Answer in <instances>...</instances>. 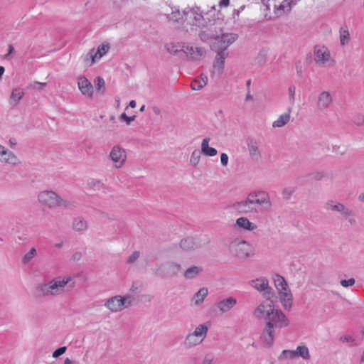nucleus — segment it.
<instances>
[{
  "label": "nucleus",
  "instance_id": "f257e3e1",
  "mask_svg": "<svg viewBox=\"0 0 364 364\" xmlns=\"http://www.w3.org/2000/svg\"><path fill=\"white\" fill-rule=\"evenodd\" d=\"M289 324L288 318L282 310L278 309L265 323L260 335V340L265 346L272 347L276 335L279 333L282 328L287 327Z\"/></svg>",
  "mask_w": 364,
  "mask_h": 364
},
{
  "label": "nucleus",
  "instance_id": "f03ea898",
  "mask_svg": "<svg viewBox=\"0 0 364 364\" xmlns=\"http://www.w3.org/2000/svg\"><path fill=\"white\" fill-rule=\"evenodd\" d=\"M75 282H72L70 277H56L50 282L38 285L36 288V294L38 297H50L61 295L70 291L75 287Z\"/></svg>",
  "mask_w": 364,
  "mask_h": 364
},
{
  "label": "nucleus",
  "instance_id": "7ed1b4c3",
  "mask_svg": "<svg viewBox=\"0 0 364 364\" xmlns=\"http://www.w3.org/2000/svg\"><path fill=\"white\" fill-rule=\"evenodd\" d=\"M184 21L187 24L194 25L200 28L207 26L211 21H214L215 17L220 18L221 14L220 11L215 9L213 6L210 9L204 13L199 7L195 6L186 8L183 10Z\"/></svg>",
  "mask_w": 364,
  "mask_h": 364
},
{
  "label": "nucleus",
  "instance_id": "20e7f679",
  "mask_svg": "<svg viewBox=\"0 0 364 364\" xmlns=\"http://www.w3.org/2000/svg\"><path fill=\"white\" fill-rule=\"evenodd\" d=\"M200 38L205 42L212 39L217 40L213 45L215 51L228 53V48L237 39L238 36L234 33H225L219 37L217 34L203 31L200 33Z\"/></svg>",
  "mask_w": 364,
  "mask_h": 364
},
{
  "label": "nucleus",
  "instance_id": "39448f33",
  "mask_svg": "<svg viewBox=\"0 0 364 364\" xmlns=\"http://www.w3.org/2000/svg\"><path fill=\"white\" fill-rule=\"evenodd\" d=\"M38 201L50 208L55 207L69 209L73 207L71 203L63 199L55 192L52 191H43L38 193Z\"/></svg>",
  "mask_w": 364,
  "mask_h": 364
},
{
  "label": "nucleus",
  "instance_id": "423d86ee",
  "mask_svg": "<svg viewBox=\"0 0 364 364\" xmlns=\"http://www.w3.org/2000/svg\"><path fill=\"white\" fill-rule=\"evenodd\" d=\"M229 253L239 259H245L250 256V246L247 242L240 238H234L228 244Z\"/></svg>",
  "mask_w": 364,
  "mask_h": 364
},
{
  "label": "nucleus",
  "instance_id": "0eeeda50",
  "mask_svg": "<svg viewBox=\"0 0 364 364\" xmlns=\"http://www.w3.org/2000/svg\"><path fill=\"white\" fill-rule=\"evenodd\" d=\"M314 60L319 68H331L335 65V60L332 58L329 49L323 46L314 47Z\"/></svg>",
  "mask_w": 364,
  "mask_h": 364
},
{
  "label": "nucleus",
  "instance_id": "6e6552de",
  "mask_svg": "<svg viewBox=\"0 0 364 364\" xmlns=\"http://www.w3.org/2000/svg\"><path fill=\"white\" fill-rule=\"evenodd\" d=\"M247 197L253 208H258L259 212L271 209L272 203L269 194L264 191H255L248 193Z\"/></svg>",
  "mask_w": 364,
  "mask_h": 364
},
{
  "label": "nucleus",
  "instance_id": "1a4fd4ad",
  "mask_svg": "<svg viewBox=\"0 0 364 364\" xmlns=\"http://www.w3.org/2000/svg\"><path fill=\"white\" fill-rule=\"evenodd\" d=\"M277 310L274 308L273 301L267 298L255 308L253 315L257 319L264 320L266 323Z\"/></svg>",
  "mask_w": 364,
  "mask_h": 364
},
{
  "label": "nucleus",
  "instance_id": "9d476101",
  "mask_svg": "<svg viewBox=\"0 0 364 364\" xmlns=\"http://www.w3.org/2000/svg\"><path fill=\"white\" fill-rule=\"evenodd\" d=\"M110 46L108 43H102L100 44L97 49H92L85 56V63L92 65L97 61L100 60L103 56H105L109 50Z\"/></svg>",
  "mask_w": 364,
  "mask_h": 364
},
{
  "label": "nucleus",
  "instance_id": "9b49d317",
  "mask_svg": "<svg viewBox=\"0 0 364 364\" xmlns=\"http://www.w3.org/2000/svg\"><path fill=\"white\" fill-rule=\"evenodd\" d=\"M333 93L328 90H321L316 97V106L321 112L329 111L333 105Z\"/></svg>",
  "mask_w": 364,
  "mask_h": 364
},
{
  "label": "nucleus",
  "instance_id": "f8f14e48",
  "mask_svg": "<svg viewBox=\"0 0 364 364\" xmlns=\"http://www.w3.org/2000/svg\"><path fill=\"white\" fill-rule=\"evenodd\" d=\"M129 298V295H126L124 297L121 296H114L107 300L105 306L112 312H118L122 311L124 308L131 306L130 301L127 306H125L126 301Z\"/></svg>",
  "mask_w": 364,
  "mask_h": 364
},
{
  "label": "nucleus",
  "instance_id": "ddd939ff",
  "mask_svg": "<svg viewBox=\"0 0 364 364\" xmlns=\"http://www.w3.org/2000/svg\"><path fill=\"white\" fill-rule=\"evenodd\" d=\"M250 284L257 291L262 292L263 296L267 299H269L274 295V290L269 286L268 279L265 277L253 279L250 282Z\"/></svg>",
  "mask_w": 364,
  "mask_h": 364
},
{
  "label": "nucleus",
  "instance_id": "4468645a",
  "mask_svg": "<svg viewBox=\"0 0 364 364\" xmlns=\"http://www.w3.org/2000/svg\"><path fill=\"white\" fill-rule=\"evenodd\" d=\"M183 51L186 55L187 58L193 61L201 60L206 54V51L204 48L191 43L183 46Z\"/></svg>",
  "mask_w": 364,
  "mask_h": 364
},
{
  "label": "nucleus",
  "instance_id": "2eb2a0df",
  "mask_svg": "<svg viewBox=\"0 0 364 364\" xmlns=\"http://www.w3.org/2000/svg\"><path fill=\"white\" fill-rule=\"evenodd\" d=\"M181 270L180 264L168 262L160 266L156 272L162 277H172L176 276Z\"/></svg>",
  "mask_w": 364,
  "mask_h": 364
},
{
  "label": "nucleus",
  "instance_id": "dca6fc26",
  "mask_svg": "<svg viewBox=\"0 0 364 364\" xmlns=\"http://www.w3.org/2000/svg\"><path fill=\"white\" fill-rule=\"evenodd\" d=\"M77 87L80 93L85 97L92 99L94 94V88L91 82L84 75H80L77 78Z\"/></svg>",
  "mask_w": 364,
  "mask_h": 364
},
{
  "label": "nucleus",
  "instance_id": "f3484780",
  "mask_svg": "<svg viewBox=\"0 0 364 364\" xmlns=\"http://www.w3.org/2000/svg\"><path fill=\"white\" fill-rule=\"evenodd\" d=\"M232 208L242 214H256L259 213L258 208L252 207L247 196L243 200L234 203Z\"/></svg>",
  "mask_w": 364,
  "mask_h": 364
},
{
  "label": "nucleus",
  "instance_id": "a211bd4d",
  "mask_svg": "<svg viewBox=\"0 0 364 364\" xmlns=\"http://www.w3.org/2000/svg\"><path fill=\"white\" fill-rule=\"evenodd\" d=\"M229 53H224L223 51H216V55L214 59L212 75L220 76L224 70L225 60L228 56Z\"/></svg>",
  "mask_w": 364,
  "mask_h": 364
},
{
  "label": "nucleus",
  "instance_id": "6ab92c4d",
  "mask_svg": "<svg viewBox=\"0 0 364 364\" xmlns=\"http://www.w3.org/2000/svg\"><path fill=\"white\" fill-rule=\"evenodd\" d=\"M295 5L293 0H282L278 4H274V14L276 17H279L291 11L292 6Z\"/></svg>",
  "mask_w": 364,
  "mask_h": 364
},
{
  "label": "nucleus",
  "instance_id": "aec40b11",
  "mask_svg": "<svg viewBox=\"0 0 364 364\" xmlns=\"http://www.w3.org/2000/svg\"><path fill=\"white\" fill-rule=\"evenodd\" d=\"M295 5L293 0H282L278 4H274V14L276 17H279L291 11L292 6Z\"/></svg>",
  "mask_w": 364,
  "mask_h": 364
},
{
  "label": "nucleus",
  "instance_id": "412c9836",
  "mask_svg": "<svg viewBox=\"0 0 364 364\" xmlns=\"http://www.w3.org/2000/svg\"><path fill=\"white\" fill-rule=\"evenodd\" d=\"M295 5L293 0H282L278 4H274V14L276 17H279L291 11L292 6Z\"/></svg>",
  "mask_w": 364,
  "mask_h": 364
},
{
  "label": "nucleus",
  "instance_id": "4be33fe9",
  "mask_svg": "<svg viewBox=\"0 0 364 364\" xmlns=\"http://www.w3.org/2000/svg\"><path fill=\"white\" fill-rule=\"evenodd\" d=\"M291 108L288 107L287 112L281 114L273 122L272 127L274 129L282 128L287 125L291 119Z\"/></svg>",
  "mask_w": 364,
  "mask_h": 364
},
{
  "label": "nucleus",
  "instance_id": "5701e85b",
  "mask_svg": "<svg viewBox=\"0 0 364 364\" xmlns=\"http://www.w3.org/2000/svg\"><path fill=\"white\" fill-rule=\"evenodd\" d=\"M237 304L236 299L233 297H228L223 299L216 304V307L220 313H226L232 309Z\"/></svg>",
  "mask_w": 364,
  "mask_h": 364
},
{
  "label": "nucleus",
  "instance_id": "b1692460",
  "mask_svg": "<svg viewBox=\"0 0 364 364\" xmlns=\"http://www.w3.org/2000/svg\"><path fill=\"white\" fill-rule=\"evenodd\" d=\"M279 300L285 310L289 311L292 306L293 296L290 290L279 292Z\"/></svg>",
  "mask_w": 364,
  "mask_h": 364
},
{
  "label": "nucleus",
  "instance_id": "393cba45",
  "mask_svg": "<svg viewBox=\"0 0 364 364\" xmlns=\"http://www.w3.org/2000/svg\"><path fill=\"white\" fill-rule=\"evenodd\" d=\"M180 247L183 251H192L198 247L195 239L193 237H187L181 240Z\"/></svg>",
  "mask_w": 364,
  "mask_h": 364
},
{
  "label": "nucleus",
  "instance_id": "a878e982",
  "mask_svg": "<svg viewBox=\"0 0 364 364\" xmlns=\"http://www.w3.org/2000/svg\"><path fill=\"white\" fill-rule=\"evenodd\" d=\"M73 229L79 232H85L87 228V222L82 217L74 218L72 223Z\"/></svg>",
  "mask_w": 364,
  "mask_h": 364
},
{
  "label": "nucleus",
  "instance_id": "bb28decb",
  "mask_svg": "<svg viewBox=\"0 0 364 364\" xmlns=\"http://www.w3.org/2000/svg\"><path fill=\"white\" fill-rule=\"evenodd\" d=\"M127 156L125 149L118 145L114 146L109 153L110 159H125Z\"/></svg>",
  "mask_w": 364,
  "mask_h": 364
},
{
  "label": "nucleus",
  "instance_id": "cd10ccee",
  "mask_svg": "<svg viewBox=\"0 0 364 364\" xmlns=\"http://www.w3.org/2000/svg\"><path fill=\"white\" fill-rule=\"evenodd\" d=\"M209 142L210 138L207 137L203 139L201 142V152L206 156H215L218 153L217 150L213 147L209 146Z\"/></svg>",
  "mask_w": 364,
  "mask_h": 364
},
{
  "label": "nucleus",
  "instance_id": "c85d7f7f",
  "mask_svg": "<svg viewBox=\"0 0 364 364\" xmlns=\"http://www.w3.org/2000/svg\"><path fill=\"white\" fill-rule=\"evenodd\" d=\"M236 225L242 229L253 231L257 229V225L251 223L247 218L241 217L237 219Z\"/></svg>",
  "mask_w": 364,
  "mask_h": 364
},
{
  "label": "nucleus",
  "instance_id": "c756f323",
  "mask_svg": "<svg viewBox=\"0 0 364 364\" xmlns=\"http://www.w3.org/2000/svg\"><path fill=\"white\" fill-rule=\"evenodd\" d=\"M24 95V91L21 88H15L12 90L9 102L11 105H17Z\"/></svg>",
  "mask_w": 364,
  "mask_h": 364
},
{
  "label": "nucleus",
  "instance_id": "7c9ffc66",
  "mask_svg": "<svg viewBox=\"0 0 364 364\" xmlns=\"http://www.w3.org/2000/svg\"><path fill=\"white\" fill-rule=\"evenodd\" d=\"M274 285L279 292L287 291L288 289L285 279L279 274H275L273 277Z\"/></svg>",
  "mask_w": 364,
  "mask_h": 364
},
{
  "label": "nucleus",
  "instance_id": "2f4dec72",
  "mask_svg": "<svg viewBox=\"0 0 364 364\" xmlns=\"http://www.w3.org/2000/svg\"><path fill=\"white\" fill-rule=\"evenodd\" d=\"M208 83V77L201 74L198 79L193 80L191 85L193 90H200L203 88Z\"/></svg>",
  "mask_w": 364,
  "mask_h": 364
},
{
  "label": "nucleus",
  "instance_id": "473e14b6",
  "mask_svg": "<svg viewBox=\"0 0 364 364\" xmlns=\"http://www.w3.org/2000/svg\"><path fill=\"white\" fill-rule=\"evenodd\" d=\"M203 272V268L198 266H192L188 268L183 273V277L187 279H192L196 277Z\"/></svg>",
  "mask_w": 364,
  "mask_h": 364
},
{
  "label": "nucleus",
  "instance_id": "72a5a7b5",
  "mask_svg": "<svg viewBox=\"0 0 364 364\" xmlns=\"http://www.w3.org/2000/svg\"><path fill=\"white\" fill-rule=\"evenodd\" d=\"M202 341V340L191 333L186 337L183 344L186 348H190L200 344Z\"/></svg>",
  "mask_w": 364,
  "mask_h": 364
},
{
  "label": "nucleus",
  "instance_id": "f704fd0d",
  "mask_svg": "<svg viewBox=\"0 0 364 364\" xmlns=\"http://www.w3.org/2000/svg\"><path fill=\"white\" fill-rule=\"evenodd\" d=\"M168 21L172 22H177L179 23H185V18L183 16V12L181 14L180 11L177 9H172L171 14H168Z\"/></svg>",
  "mask_w": 364,
  "mask_h": 364
},
{
  "label": "nucleus",
  "instance_id": "c9c22d12",
  "mask_svg": "<svg viewBox=\"0 0 364 364\" xmlns=\"http://www.w3.org/2000/svg\"><path fill=\"white\" fill-rule=\"evenodd\" d=\"M247 146L250 156L253 158H258L261 156L258 149L257 143L255 141L252 139L249 140L247 143Z\"/></svg>",
  "mask_w": 364,
  "mask_h": 364
},
{
  "label": "nucleus",
  "instance_id": "e433bc0d",
  "mask_svg": "<svg viewBox=\"0 0 364 364\" xmlns=\"http://www.w3.org/2000/svg\"><path fill=\"white\" fill-rule=\"evenodd\" d=\"M208 291L207 288H201L195 294L193 301L196 305H199L203 302L205 298L208 295Z\"/></svg>",
  "mask_w": 364,
  "mask_h": 364
},
{
  "label": "nucleus",
  "instance_id": "4c0bfd02",
  "mask_svg": "<svg viewBox=\"0 0 364 364\" xmlns=\"http://www.w3.org/2000/svg\"><path fill=\"white\" fill-rule=\"evenodd\" d=\"M208 331V326L205 323H203L197 326L193 333V335H196L197 337H198L200 340L203 341V339L207 336Z\"/></svg>",
  "mask_w": 364,
  "mask_h": 364
},
{
  "label": "nucleus",
  "instance_id": "58836bf2",
  "mask_svg": "<svg viewBox=\"0 0 364 364\" xmlns=\"http://www.w3.org/2000/svg\"><path fill=\"white\" fill-rule=\"evenodd\" d=\"M165 49L170 54L176 55L180 51H183V46L176 43H167L165 44Z\"/></svg>",
  "mask_w": 364,
  "mask_h": 364
},
{
  "label": "nucleus",
  "instance_id": "ea45409f",
  "mask_svg": "<svg viewBox=\"0 0 364 364\" xmlns=\"http://www.w3.org/2000/svg\"><path fill=\"white\" fill-rule=\"evenodd\" d=\"M267 56L268 50L266 48H262V50H260L255 59L256 63L259 66L264 65L267 62Z\"/></svg>",
  "mask_w": 364,
  "mask_h": 364
},
{
  "label": "nucleus",
  "instance_id": "a19ab883",
  "mask_svg": "<svg viewBox=\"0 0 364 364\" xmlns=\"http://www.w3.org/2000/svg\"><path fill=\"white\" fill-rule=\"evenodd\" d=\"M350 41V33L347 28L340 29V43L342 46L347 45Z\"/></svg>",
  "mask_w": 364,
  "mask_h": 364
},
{
  "label": "nucleus",
  "instance_id": "79ce46f5",
  "mask_svg": "<svg viewBox=\"0 0 364 364\" xmlns=\"http://www.w3.org/2000/svg\"><path fill=\"white\" fill-rule=\"evenodd\" d=\"M296 358L301 357L304 359L309 360L310 358V354L309 349L305 346H299L296 348L295 350Z\"/></svg>",
  "mask_w": 364,
  "mask_h": 364
},
{
  "label": "nucleus",
  "instance_id": "37998d69",
  "mask_svg": "<svg viewBox=\"0 0 364 364\" xmlns=\"http://www.w3.org/2000/svg\"><path fill=\"white\" fill-rule=\"evenodd\" d=\"M296 87L294 85L289 86L287 90L288 102L291 105H294L296 102Z\"/></svg>",
  "mask_w": 364,
  "mask_h": 364
},
{
  "label": "nucleus",
  "instance_id": "c03bdc74",
  "mask_svg": "<svg viewBox=\"0 0 364 364\" xmlns=\"http://www.w3.org/2000/svg\"><path fill=\"white\" fill-rule=\"evenodd\" d=\"M94 85L97 92L105 93V82L102 77H97L94 80Z\"/></svg>",
  "mask_w": 364,
  "mask_h": 364
},
{
  "label": "nucleus",
  "instance_id": "a18cd8bd",
  "mask_svg": "<svg viewBox=\"0 0 364 364\" xmlns=\"http://www.w3.org/2000/svg\"><path fill=\"white\" fill-rule=\"evenodd\" d=\"M37 255L36 248L32 247L23 257L22 262L24 264H28L33 257Z\"/></svg>",
  "mask_w": 364,
  "mask_h": 364
},
{
  "label": "nucleus",
  "instance_id": "49530a36",
  "mask_svg": "<svg viewBox=\"0 0 364 364\" xmlns=\"http://www.w3.org/2000/svg\"><path fill=\"white\" fill-rule=\"evenodd\" d=\"M296 358L295 350H284L281 355L279 356L278 359L279 360H285V359H293Z\"/></svg>",
  "mask_w": 364,
  "mask_h": 364
},
{
  "label": "nucleus",
  "instance_id": "de8ad7c7",
  "mask_svg": "<svg viewBox=\"0 0 364 364\" xmlns=\"http://www.w3.org/2000/svg\"><path fill=\"white\" fill-rule=\"evenodd\" d=\"M325 207L328 210H331L339 213L343 210V204L339 203L337 204H333L332 201L327 202L325 204Z\"/></svg>",
  "mask_w": 364,
  "mask_h": 364
},
{
  "label": "nucleus",
  "instance_id": "09e8293b",
  "mask_svg": "<svg viewBox=\"0 0 364 364\" xmlns=\"http://www.w3.org/2000/svg\"><path fill=\"white\" fill-rule=\"evenodd\" d=\"M352 121L353 124L358 127L363 126L364 125V116L362 114L355 115L353 117Z\"/></svg>",
  "mask_w": 364,
  "mask_h": 364
},
{
  "label": "nucleus",
  "instance_id": "8fccbe9b",
  "mask_svg": "<svg viewBox=\"0 0 364 364\" xmlns=\"http://www.w3.org/2000/svg\"><path fill=\"white\" fill-rule=\"evenodd\" d=\"M140 257L139 251H134L127 259V263L129 264H134Z\"/></svg>",
  "mask_w": 364,
  "mask_h": 364
},
{
  "label": "nucleus",
  "instance_id": "3c124183",
  "mask_svg": "<svg viewBox=\"0 0 364 364\" xmlns=\"http://www.w3.org/2000/svg\"><path fill=\"white\" fill-rule=\"evenodd\" d=\"M7 156L8 158H15L16 156L11 151H8V150L0 144V157Z\"/></svg>",
  "mask_w": 364,
  "mask_h": 364
},
{
  "label": "nucleus",
  "instance_id": "603ef678",
  "mask_svg": "<svg viewBox=\"0 0 364 364\" xmlns=\"http://www.w3.org/2000/svg\"><path fill=\"white\" fill-rule=\"evenodd\" d=\"M135 116L128 117L125 113H122L119 117V119L126 122V124L129 125L135 119Z\"/></svg>",
  "mask_w": 364,
  "mask_h": 364
},
{
  "label": "nucleus",
  "instance_id": "864d4df0",
  "mask_svg": "<svg viewBox=\"0 0 364 364\" xmlns=\"http://www.w3.org/2000/svg\"><path fill=\"white\" fill-rule=\"evenodd\" d=\"M141 284H140V282H137V281L134 282L130 288V291L133 294H135V293L139 292L141 291Z\"/></svg>",
  "mask_w": 364,
  "mask_h": 364
},
{
  "label": "nucleus",
  "instance_id": "5fc2aeb1",
  "mask_svg": "<svg viewBox=\"0 0 364 364\" xmlns=\"http://www.w3.org/2000/svg\"><path fill=\"white\" fill-rule=\"evenodd\" d=\"M67 350L66 346H62L58 348H57L53 353V357L55 358H58L59 356L62 355L65 353Z\"/></svg>",
  "mask_w": 364,
  "mask_h": 364
},
{
  "label": "nucleus",
  "instance_id": "6e6d98bb",
  "mask_svg": "<svg viewBox=\"0 0 364 364\" xmlns=\"http://www.w3.org/2000/svg\"><path fill=\"white\" fill-rule=\"evenodd\" d=\"M355 284V279L353 278H350L348 279H343L341 281V284L343 287H348Z\"/></svg>",
  "mask_w": 364,
  "mask_h": 364
},
{
  "label": "nucleus",
  "instance_id": "4d7b16f0",
  "mask_svg": "<svg viewBox=\"0 0 364 364\" xmlns=\"http://www.w3.org/2000/svg\"><path fill=\"white\" fill-rule=\"evenodd\" d=\"M341 213L345 218H348L350 216L354 215V213L351 210L346 208V206L344 205H343V210H341Z\"/></svg>",
  "mask_w": 364,
  "mask_h": 364
},
{
  "label": "nucleus",
  "instance_id": "13d9d810",
  "mask_svg": "<svg viewBox=\"0 0 364 364\" xmlns=\"http://www.w3.org/2000/svg\"><path fill=\"white\" fill-rule=\"evenodd\" d=\"M214 355L212 353H207L203 360L202 364H211L213 361Z\"/></svg>",
  "mask_w": 364,
  "mask_h": 364
},
{
  "label": "nucleus",
  "instance_id": "bf43d9fd",
  "mask_svg": "<svg viewBox=\"0 0 364 364\" xmlns=\"http://www.w3.org/2000/svg\"><path fill=\"white\" fill-rule=\"evenodd\" d=\"M100 185H101V183L100 181H96V180H92L88 182V186L95 190V189H99L100 187Z\"/></svg>",
  "mask_w": 364,
  "mask_h": 364
},
{
  "label": "nucleus",
  "instance_id": "052dcab7",
  "mask_svg": "<svg viewBox=\"0 0 364 364\" xmlns=\"http://www.w3.org/2000/svg\"><path fill=\"white\" fill-rule=\"evenodd\" d=\"M294 192V188H284L282 191V194L286 198H289Z\"/></svg>",
  "mask_w": 364,
  "mask_h": 364
},
{
  "label": "nucleus",
  "instance_id": "680f3d73",
  "mask_svg": "<svg viewBox=\"0 0 364 364\" xmlns=\"http://www.w3.org/2000/svg\"><path fill=\"white\" fill-rule=\"evenodd\" d=\"M340 341L343 343H346L349 341H354L355 340L350 336L344 335L340 338Z\"/></svg>",
  "mask_w": 364,
  "mask_h": 364
},
{
  "label": "nucleus",
  "instance_id": "e2e57ef3",
  "mask_svg": "<svg viewBox=\"0 0 364 364\" xmlns=\"http://www.w3.org/2000/svg\"><path fill=\"white\" fill-rule=\"evenodd\" d=\"M125 161H112V167L119 168H121Z\"/></svg>",
  "mask_w": 364,
  "mask_h": 364
},
{
  "label": "nucleus",
  "instance_id": "0e129e2a",
  "mask_svg": "<svg viewBox=\"0 0 364 364\" xmlns=\"http://www.w3.org/2000/svg\"><path fill=\"white\" fill-rule=\"evenodd\" d=\"M82 258V253L80 252H75L73 256L72 259L73 261H78Z\"/></svg>",
  "mask_w": 364,
  "mask_h": 364
},
{
  "label": "nucleus",
  "instance_id": "69168bd1",
  "mask_svg": "<svg viewBox=\"0 0 364 364\" xmlns=\"http://www.w3.org/2000/svg\"><path fill=\"white\" fill-rule=\"evenodd\" d=\"M230 4V0H220L219 6L220 7H227Z\"/></svg>",
  "mask_w": 364,
  "mask_h": 364
},
{
  "label": "nucleus",
  "instance_id": "338daca9",
  "mask_svg": "<svg viewBox=\"0 0 364 364\" xmlns=\"http://www.w3.org/2000/svg\"><path fill=\"white\" fill-rule=\"evenodd\" d=\"M201 151L195 150L192 154V157L193 158H200Z\"/></svg>",
  "mask_w": 364,
  "mask_h": 364
},
{
  "label": "nucleus",
  "instance_id": "774afa93",
  "mask_svg": "<svg viewBox=\"0 0 364 364\" xmlns=\"http://www.w3.org/2000/svg\"><path fill=\"white\" fill-rule=\"evenodd\" d=\"M252 100H253L252 95L250 92H247L245 96V100L246 101H252Z\"/></svg>",
  "mask_w": 364,
  "mask_h": 364
}]
</instances>
